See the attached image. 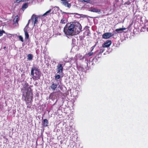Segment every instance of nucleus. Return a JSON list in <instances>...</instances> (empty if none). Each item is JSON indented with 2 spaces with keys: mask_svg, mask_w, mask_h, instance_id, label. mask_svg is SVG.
Wrapping results in <instances>:
<instances>
[{
  "mask_svg": "<svg viewBox=\"0 0 148 148\" xmlns=\"http://www.w3.org/2000/svg\"><path fill=\"white\" fill-rule=\"evenodd\" d=\"M81 25L78 22H73L66 24L64 28L63 31L67 36H74L78 34L82 31Z\"/></svg>",
  "mask_w": 148,
  "mask_h": 148,
  "instance_id": "f257e3e1",
  "label": "nucleus"
},
{
  "mask_svg": "<svg viewBox=\"0 0 148 148\" xmlns=\"http://www.w3.org/2000/svg\"><path fill=\"white\" fill-rule=\"evenodd\" d=\"M22 85L23 88L21 90L22 98L24 99L27 105L29 103H31L32 101L33 98V91L31 87H29L28 84L26 82L23 83Z\"/></svg>",
  "mask_w": 148,
  "mask_h": 148,
  "instance_id": "f03ea898",
  "label": "nucleus"
},
{
  "mask_svg": "<svg viewBox=\"0 0 148 148\" xmlns=\"http://www.w3.org/2000/svg\"><path fill=\"white\" fill-rule=\"evenodd\" d=\"M41 73L40 69L36 67H32L31 71V75L33 80H36L40 79Z\"/></svg>",
  "mask_w": 148,
  "mask_h": 148,
  "instance_id": "7ed1b4c3",
  "label": "nucleus"
},
{
  "mask_svg": "<svg viewBox=\"0 0 148 148\" xmlns=\"http://www.w3.org/2000/svg\"><path fill=\"white\" fill-rule=\"evenodd\" d=\"M56 70L57 71V73H58L60 74L61 76L62 75V77L63 76V67L62 64H58Z\"/></svg>",
  "mask_w": 148,
  "mask_h": 148,
  "instance_id": "20e7f679",
  "label": "nucleus"
},
{
  "mask_svg": "<svg viewBox=\"0 0 148 148\" xmlns=\"http://www.w3.org/2000/svg\"><path fill=\"white\" fill-rule=\"evenodd\" d=\"M114 36L111 33L106 32L103 34L102 38L104 39H108Z\"/></svg>",
  "mask_w": 148,
  "mask_h": 148,
  "instance_id": "39448f33",
  "label": "nucleus"
},
{
  "mask_svg": "<svg viewBox=\"0 0 148 148\" xmlns=\"http://www.w3.org/2000/svg\"><path fill=\"white\" fill-rule=\"evenodd\" d=\"M112 41L111 40H107L104 42L102 45L103 47H108L111 44Z\"/></svg>",
  "mask_w": 148,
  "mask_h": 148,
  "instance_id": "423d86ee",
  "label": "nucleus"
},
{
  "mask_svg": "<svg viewBox=\"0 0 148 148\" xmlns=\"http://www.w3.org/2000/svg\"><path fill=\"white\" fill-rule=\"evenodd\" d=\"M38 17L35 15L33 14L31 18V20H32L33 23L34 21V26H35V24L38 22Z\"/></svg>",
  "mask_w": 148,
  "mask_h": 148,
  "instance_id": "0eeeda50",
  "label": "nucleus"
},
{
  "mask_svg": "<svg viewBox=\"0 0 148 148\" xmlns=\"http://www.w3.org/2000/svg\"><path fill=\"white\" fill-rule=\"evenodd\" d=\"M58 84H57L56 83H54V82H52V83L50 86V87L52 91H54L56 90V89L58 86Z\"/></svg>",
  "mask_w": 148,
  "mask_h": 148,
  "instance_id": "6e6552de",
  "label": "nucleus"
},
{
  "mask_svg": "<svg viewBox=\"0 0 148 148\" xmlns=\"http://www.w3.org/2000/svg\"><path fill=\"white\" fill-rule=\"evenodd\" d=\"M61 1H63V4L66 7H67L69 8H71V3H69L66 0H61Z\"/></svg>",
  "mask_w": 148,
  "mask_h": 148,
  "instance_id": "1a4fd4ad",
  "label": "nucleus"
},
{
  "mask_svg": "<svg viewBox=\"0 0 148 148\" xmlns=\"http://www.w3.org/2000/svg\"><path fill=\"white\" fill-rule=\"evenodd\" d=\"M42 125L44 127H47L48 126L49 121L47 119H45L42 121Z\"/></svg>",
  "mask_w": 148,
  "mask_h": 148,
  "instance_id": "9d476101",
  "label": "nucleus"
},
{
  "mask_svg": "<svg viewBox=\"0 0 148 148\" xmlns=\"http://www.w3.org/2000/svg\"><path fill=\"white\" fill-rule=\"evenodd\" d=\"M89 11L91 12L96 13L100 12V10H99L98 9H97L95 8H91L90 9Z\"/></svg>",
  "mask_w": 148,
  "mask_h": 148,
  "instance_id": "9b49d317",
  "label": "nucleus"
},
{
  "mask_svg": "<svg viewBox=\"0 0 148 148\" xmlns=\"http://www.w3.org/2000/svg\"><path fill=\"white\" fill-rule=\"evenodd\" d=\"M24 32H25V38L28 39L29 38V35L26 29H24Z\"/></svg>",
  "mask_w": 148,
  "mask_h": 148,
  "instance_id": "f8f14e48",
  "label": "nucleus"
},
{
  "mask_svg": "<svg viewBox=\"0 0 148 148\" xmlns=\"http://www.w3.org/2000/svg\"><path fill=\"white\" fill-rule=\"evenodd\" d=\"M19 20V18L18 15L15 16V18L14 19V22L15 23H18V22Z\"/></svg>",
  "mask_w": 148,
  "mask_h": 148,
  "instance_id": "ddd939ff",
  "label": "nucleus"
},
{
  "mask_svg": "<svg viewBox=\"0 0 148 148\" xmlns=\"http://www.w3.org/2000/svg\"><path fill=\"white\" fill-rule=\"evenodd\" d=\"M27 60H31L32 59L33 57V56L32 54H28L27 56Z\"/></svg>",
  "mask_w": 148,
  "mask_h": 148,
  "instance_id": "4468645a",
  "label": "nucleus"
},
{
  "mask_svg": "<svg viewBox=\"0 0 148 148\" xmlns=\"http://www.w3.org/2000/svg\"><path fill=\"white\" fill-rule=\"evenodd\" d=\"M28 6V3H25L22 6V9L23 10H25V9Z\"/></svg>",
  "mask_w": 148,
  "mask_h": 148,
  "instance_id": "2eb2a0df",
  "label": "nucleus"
},
{
  "mask_svg": "<svg viewBox=\"0 0 148 148\" xmlns=\"http://www.w3.org/2000/svg\"><path fill=\"white\" fill-rule=\"evenodd\" d=\"M62 75L61 76L59 74H56L54 76L55 78V79H60V76L61 77H62Z\"/></svg>",
  "mask_w": 148,
  "mask_h": 148,
  "instance_id": "dca6fc26",
  "label": "nucleus"
},
{
  "mask_svg": "<svg viewBox=\"0 0 148 148\" xmlns=\"http://www.w3.org/2000/svg\"><path fill=\"white\" fill-rule=\"evenodd\" d=\"M51 10V9H50L49 10L47 11L44 14L42 15L43 16H44L45 15H48L49 13H50Z\"/></svg>",
  "mask_w": 148,
  "mask_h": 148,
  "instance_id": "f3484780",
  "label": "nucleus"
},
{
  "mask_svg": "<svg viewBox=\"0 0 148 148\" xmlns=\"http://www.w3.org/2000/svg\"><path fill=\"white\" fill-rule=\"evenodd\" d=\"M66 21H67L66 19L64 18H63L61 19L60 23L62 24H65L66 23Z\"/></svg>",
  "mask_w": 148,
  "mask_h": 148,
  "instance_id": "a211bd4d",
  "label": "nucleus"
},
{
  "mask_svg": "<svg viewBox=\"0 0 148 148\" xmlns=\"http://www.w3.org/2000/svg\"><path fill=\"white\" fill-rule=\"evenodd\" d=\"M122 28L116 29L115 31L117 32V33H121V31H122Z\"/></svg>",
  "mask_w": 148,
  "mask_h": 148,
  "instance_id": "6ab92c4d",
  "label": "nucleus"
},
{
  "mask_svg": "<svg viewBox=\"0 0 148 148\" xmlns=\"http://www.w3.org/2000/svg\"><path fill=\"white\" fill-rule=\"evenodd\" d=\"M3 33L5 34V32L3 30H0V36H2Z\"/></svg>",
  "mask_w": 148,
  "mask_h": 148,
  "instance_id": "aec40b11",
  "label": "nucleus"
},
{
  "mask_svg": "<svg viewBox=\"0 0 148 148\" xmlns=\"http://www.w3.org/2000/svg\"><path fill=\"white\" fill-rule=\"evenodd\" d=\"M98 43V42H96L95 43V45H94L93 46L91 47V51H92L93 50V49H94L95 47H96V46L97 45V44Z\"/></svg>",
  "mask_w": 148,
  "mask_h": 148,
  "instance_id": "412c9836",
  "label": "nucleus"
},
{
  "mask_svg": "<svg viewBox=\"0 0 148 148\" xmlns=\"http://www.w3.org/2000/svg\"><path fill=\"white\" fill-rule=\"evenodd\" d=\"M131 3L129 1H127L125 2L124 3V5H130Z\"/></svg>",
  "mask_w": 148,
  "mask_h": 148,
  "instance_id": "4be33fe9",
  "label": "nucleus"
},
{
  "mask_svg": "<svg viewBox=\"0 0 148 148\" xmlns=\"http://www.w3.org/2000/svg\"><path fill=\"white\" fill-rule=\"evenodd\" d=\"M18 38L19 39L21 42H23L24 41L23 38L21 36H18Z\"/></svg>",
  "mask_w": 148,
  "mask_h": 148,
  "instance_id": "5701e85b",
  "label": "nucleus"
},
{
  "mask_svg": "<svg viewBox=\"0 0 148 148\" xmlns=\"http://www.w3.org/2000/svg\"><path fill=\"white\" fill-rule=\"evenodd\" d=\"M93 54V53L92 52V51H91L90 52H89L87 54V56H88V57H89V56H90L92 55Z\"/></svg>",
  "mask_w": 148,
  "mask_h": 148,
  "instance_id": "b1692460",
  "label": "nucleus"
},
{
  "mask_svg": "<svg viewBox=\"0 0 148 148\" xmlns=\"http://www.w3.org/2000/svg\"><path fill=\"white\" fill-rule=\"evenodd\" d=\"M82 2H86L87 3H90V0H87L86 1L85 0H80Z\"/></svg>",
  "mask_w": 148,
  "mask_h": 148,
  "instance_id": "393cba45",
  "label": "nucleus"
},
{
  "mask_svg": "<svg viewBox=\"0 0 148 148\" xmlns=\"http://www.w3.org/2000/svg\"><path fill=\"white\" fill-rule=\"evenodd\" d=\"M53 93H57L58 94H59L60 93H61V92L59 90L56 92H53Z\"/></svg>",
  "mask_w": 148,
  "mask_h": 148,
  "instance_id": "a878e982",
  "label": "nucleus"
},
{
  "mask_svg": "<svg viewBox=\"0 0 148 148\" xmlns=\"http://www.w3.org/2000/svg\"><path fill=\"white\" fill-rule=\"evenodd\" d=\"M104 50V49H101L100 50L99 52L100 53H101L103 52Z\"/></svg>",
  "mask_w": 148,
  "mask_h": 148,
  "instance_id": "bb28decb",
  "label": "nucleus"
},
{
  "mask_svg": "<svg viewBox=\"0 0 148 148\" xmlns=\"http://www.w3.org/2000/svg\"><path fill=\"white\" fill-rule=\"evenodd\" d=\"M21 2V1L20 0H16V2L17 3H19Z\"/></svg>",
  "mask_w": 148,
  "mask_h": 148,
  "instance_id": "cd10ccee",
  "label": "nucleus"
},
{
  "mask_svg": "<svg viewBox=\"0 0 148 148\" xmlns=\"http://www.w3.org/2000/svg\"><path fill=\"white\" fill-rule=\"evenodd\" d=\"M30 20H31V19H29L28 21V23H27V26H28L29 25V21H30Z\"/></svg>",
  "mask_w": 148,
  "mask_h": 148,
  "instance_id": "c85d7f7f",
  "label": "nucleus"
},
{
  "mask_svg": "<svg viewBox=\"0 0 148 148\" xmlns=\"http://www.w3.org/2000/svg\"><path fill=\"white\" fill-rule=\"evenodd\" d=\"M126 29V28H122V31H123L124 30H125V29Z\"/></svg>",
  "mask_w": 148,
  "mask_h": 148,
  "instance_id": "c756f323",
  "label": "nucleus"
},
{
  "mask_svg": "<svg viewBox=\"0 0 148 148\" xmlns=\"http://www.w3.org/2000/svg\"><path fill=\"white\" fill-rule=\"evenodd\" d=\"M115 1L117 3L119 1V0H115Z\"/></svg>",
  "mask_w": 148,
  "mask_h": 148,
  "instance_id": "7c9ffc66",
  "label": "nucleus"
},
{
  "mask_svg": "<svg viewBox=\"0 0 148 148\" xmlns=\"http://www.w3.org/2000/svg\"><path fill=\"white\" fill-rule=\"evenodd\" d=\"M3 49H6V47H4Z\"/></svg>",
  "mask_w": 148,
  "mask_h": 148,
  "instance_id": "2f4dec72",
  "label": "nucleus"
},
{
  "mask_svg": "<svg viewBox=\"0 0 148 148\" xmlns=\"http://www.w3.org/2000/svg\"><path fill=\"white\" fill-rule=\"evenodd\" d=\"M76 15H77L78 14L77 13H75Z\"/></svg>",
  "mask_w": 148,
  "mask_h": 148,
  "instance_id": "473e14b6",
  "label": "nucleus"
},
{
  "mask_svg": "<svg viewBox=\"0 0 148 148\" xmlns=\"http://www.w3.org/2000/svg\"><path fill=\"white\" fill-rule=\"evenodd\" d=\"M27 107H29L28 106H27Z\"/></svg>",
  "mask_w": 148,
  "mask_h": 148,
  "instance_id": "72a5a7b5",
  "label": "nucleus"
}]
</instances>
